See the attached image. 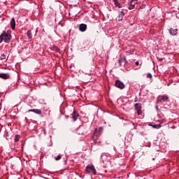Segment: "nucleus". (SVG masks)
I'll use <instances>...</instances> for the list:
<instances>
[{
    "mask_svg": "<svg viewBox=\"0 0 179 179\" xmlns=\"http://www.w3.org/2000/svg\"><path fill=\"white\" fill-rule=\"evenodd\" d=\"M12 40V30L8 29L7 31H3L0 34V44L3 41L4 43L9 44Z\"/></svg>",
    "mask_w": 179,
    "mask_h": 179,
    "instance_id": "f257e3e1",
    "label": "nucleus"
},
{
    "mask_svg": "<svg viewBox=\"0 0 179 179\" xmlns=\"http://www.w3.org/2000/svg\"><path fill=\"white\" fill-rule=\"evenodd\" d=\"M85 171L87 173H92V174H94V176H96V169L93 165H87L85 168Z\"/></svg>",
    "mask_w": 179,
    "mask_h": 179,
    "instance_id": "f03ea898",
    "label": "nucleus"
},
{
    "mask_svg": "<svg viewBox=\"0 0 179 179\" xmlns=\"http://www.w3.org/2000/svg\"><path fill=\"white\" fill-rule=\"evenodd\" d=\"M119 66H122V64H124V66L128 65L129 63L128 62V60H127V57L124 56L123 57H120L118 60Z\"/></svg>",
    "mask_w": 179,
    "mask_h": 179,
    "instance_id": "7ed1b4c3",
    "label": "nucleus"
},
{
    "mask_svg": "<svg viewBox=\"0 0 179 179\" xmlns=\"http://www.w3.org/2000/svg\"><path fill=\"white\" fill-rule=\"evenodd\" d=\"M169 96L167 95H159L157 98V104H160L161 101H167Z\"/></svg>",
    "mask_w": 179,
    "mask_h": 179,
    "instance_id": "20e7f679",
    "label": "nucleus"
},
{
    "mask_svg": "<svg viewBox=\"0 0 179 179\" xmlns=\"http://www.w3.org/2000/svg\"><path fill=\"white\" fill-rule=\"evenodd\" d=\"M135 110L137 112V114L138 115H141L142 114V104L140 103H137L134 104Z\"/></svg>",
    "mask_w": 179,
    "mask_h": 179,
    "instance_id": "39448f33",
    "label": "nucleus"
},
{
    "mask_svg": "<svg viewBox=\"0 0 179 179\" xmlns=\"http://www.w3.org/2000/svg\"><path fill=\"white\" fill-rule=\"evenodd\" d=\"M115 85L116 86V87H117L118 89H124V87H125V85H124V83L121 82L120 80H117L115 81Z\"/></svg>",
    "mask_w": 179,
    "mask_h": 179,
    "instance_id": "423d86ee",
    "label": "nucleus"
},
{
    "mask_svg": "<svg viewBox=\"0 0 179 179\" xmlns=\"http://www.w3.org/2000/svg\"><path fill=\"white\" fill-rule=\"evenodd\" d=\"M138 3V0H131V1L129 3V10L132 9H135V6Z\"/></svg>",
    "mask_w": 179,
    "mask_h": 179,
    "instance_id": "0eeeda50",
    "label": "nucleus"
},
{
    "mask_svg": "<svg viewBox=\"0 0 179 179\" xmlns=\"http://www.w3.org/2000/svg\"><path fill=\"white\" fill-rule=\"evenodd\" d=\"M0 78L7 80V79H10V75L8 73H0Z\"/></svg>",
    "mask_w": 179,
    "mask_h": 179,
    "instance_id": "6e6552de",
    "label": "nucleus"
},
{
    "mask_svg": "<svg viewBox=\"0 0 179 179\" xmlns=\"http://www.w3.org/2000/svg\"><path fill=\"white\" fill-rule=\"evenodd\" d=\"M79 30L80 31H86L87 30V25L86 24H80L79 25Z\"/></svg>",
    "mask_w": 179,
    "mask_h": 179,
    "instance_id": "1a4fd4ad",
    "label": "nucleus"
},
{
    "mask_svg": "<svg viewBox=\"0 0 179 179\" xmlns=\"http://www.w3.org/2000/svg\"><path fill=\"white\" fill-rule=\"evenodd\" d=\"M28 113H34L35 114H38V115H41L42 112L40 109H29Z\"/></svg>",
    "mask_w": 179,
    "mask_h": 179,
    "instance_id": "9d476101",
    "label": "nucleus"
},
{
    "mask_svg": "<svg viewBox=\"0 0 179 179\" xmlns=\"http://www.w3.org/2000/svg\"><path fill=\"white\" fill-rule=\"evenodd\" d=\"M10 24L12 30H15L16 27V21L15 20V17L11 19Z\"/></svg>",
    "mask_w": 179,
    "mask_h": 179,
    "instance_id": "9b49d317",
    "label": "nucleus"
},
{
    "mask_svg": "<svg viewBox=\"0 0 179 179\" xmlns=\"http://www.w3.org/2000/svg\"><path fill=\"white\" fill-rule=\"evenodd\" d=\"M72 118L73 121H76L78 118H79V113L76 112V110H74L73 114H72Z\"/></svg>",
    "mask_w": 179,
    "mask_h": 179,
    "instance_id": "f8f14e48",
    "label": "nucleus"
},
{
    "mask_svg": "<svg viewBox=\"0 0 179 179\" xmlns=\"http://www.w3.org/2000/svg\"><path fill=\"white\" fill-rule=\"evenodd\" d=\"M113 2L115 3V8H122V4L118 1V0H113Z\"/></svg>",
    "mask_w": 179,
    "mask_h": 179,
    "instance_id": "ddd939ff",
    "label": "nucleus"
},
{
    "mask_svg": "<svg viewBox=\"0 0 179 179\" xmlns=\"http://www.w3.org/2000/svg\"><path fill=\"white\" fill-rule=\"evenodd\" d=\"M169 33L171 36H176L177 35V29H174L173 28H171L169 29Z\"/></svg>",
    "mask_w": 179,
    "mask_h": 179,
    "instance_id": "4468645a",
    "label": "nucleus"
},
{
    "mask_svg": "<svg viewBox=\"0 0 179 179\" xmlns=\"http://www.w3.org/2000/svg\"><path fill=\"white\" fill-rule=\"evenodd\" d=\"M124 16H125V13L124 11L119 12L118 19L119 20H122L124 18Z\"/></svg>",
    "mask_w": 179,
    "mask_h": 179,
    "instance_id": "2eb2a0df",
    "label": "nucleus"
},
{
    "mask_svg": "<svg viewBox=\"0 0 179 179\" xmlns=\"http://www.w3.org/2000/svg\"><path fill=\"white\" fill-rule=\"evenodd\" d=\"M0 59L1 61H4V62H6V61H8V58H6V55H5V54H1V55Z\"/></svg>",
    "mask_w": 179,
    "mask_h": 179,
    "instance_id": "dca6fc26",
    "label": "nucleus"
},
{
    "mask_svg": "<svg viewBox=\"0 0 179 179\" xmlns=\"http://www.w3.org/2000/svg\"><path fill=\"white\" fill-rule=\"evenodd\" d=\"M27 37H29V38H31V37H32L31 31L28 30L27 32Z\"/></svg>",
    "mask_w": 179,
    "mask_h": 179,
    "instance_id": "f3484780",
    "label": "nucleus"
},
{
    "mask_svg": "<svg viewBox=\"0 0 179 179\" xmlns=\"http://www.w3.org/2000/svg\"><path fill=\"white\" fill-rule=\"evenodd\" d=\"M19 139H20V136L15 135V139H14L15 142H19Z\"/></svg>",
    "mask_w": 179,
    "mask_h": 179,
    "instance_id": "a211bd4d",
    "label": "nucleus"
},
{
    "mask_svg": "<svg viewBox=\"0 0 179 179\" xmlns=\"http://www.w3.org/2000/svg\"><path fill=\"white\" fill-rule=\"evenodd\" d=\"M152 127H153V128H156L157 129H159V128H161V125L160 124H154L152 125Z\"/></svg>",
    "mask_w": 179,
    "mask_h": 179,
    "instance_id": "6ab92c4d",
    "label": "nucleus"
},
{
    "mask_svg": "<svg viewBox=\"0 0 179 179\" xmlns=\"http://www.w3.org/2000/svg\"><path fill=\"white\" fill-rule=\"evenodd\" d=\"M126 52L127 55H132L134 54V50H128Z\"/></svg>",
    "mask_w": 179,
    "mask_h": 179,
    "instance_id": "aec40b11",
    "label": "nucleus"
},
{
    "mask_svg": "<svg viewBox=\"0 0 179 179\" xmlns=\"http://www.w3.org/2000/svg\"><path fill=\"white\" fill-rule=\"evenodd\" d=\"M62 158V156L58 155L57 157H56L55 158V160H57V161L61 160Z\"/></svg>",
    "mask_w": 179,
    "mask_h": 179,
    "instance_id": "412c9836",
    "label": "nucleus"
},
{
    "mask_svg": "<svg viewBox=\"0 0 179 179\" xmlns=\"http://www.w3.org/2000/svg\"><path fill=\"white\" fill-rule=\"evenodd\" d=\"M152 77H153V76H152V73H148L147 74V78H148L149 79H152Z\"/></svg>",
    "mask_w": 179,
    "mask_h": 179,
    "instance_id": "4be33fe9",
    "label": "nucleus"
},
{
    "mask_svg": "<svg viewBox=\"0 0 179 179\" xmlns=\"http://www.w3.org/2000/svg\"><path fill=\"white\" fill-rule=\"evenodd\" d=\"M55 51L56 52H59V54H61V49H59V48H55Z\"/></svg>",
    "mask_w": 179,
    "mask_h": 179,
    "instance_id": "5701e85b",
    "label": "nucleus"
},
{
    "mask_svg": "<svg viewBox=\"0 0 179 179\" xmlns=\"http://www.w3.org/2000/svg\"><path fill=\"white\" fill-rule=\"evenodd\" d=\"M145 8H146V5L142 4L140 7V9H145Z\"/></svg>",
    "mask_w": 179,
    "mask_h": 179,
    "instance_id": "b1692460",
    "label": "nucleus"
},
{
    "mask_svg": "<svg viewBox=\"0 0 179 179\" xmlns=\"http://www.w3.org/2000/svg\"><path fill=\"white\" fill-rule=\"evenodd\" d=\"M92 85L90 84H86L83 86L84 89H86V87H87V86H91Z\"/></svg>",
    "mask_w": 179,
    "mask_h": 179,
    "instance_id": "393cba45",
    "label": "nucleus"
},
{
    "mask_svg": "<svg viewBox=\"0 0 179 179\" xmlns=\"http://www.w3.org/2000/svg\"><path fill=\"white\" fill-rule=\"evenodd\" d=\"M157 59H158V61H160V62H162V61H163L162 57H157Z\"/></svg>",
    "mask_w": 179,
    "mask_h": 179,
    "instance_id": "a878e982",
    "label": "nucleus"
},
{
    "mask_svg": "<svg viewBox=\"0 0 179 179\" xmlns=\"http://www.w3.org/2000/svg\"><path fill=\"white\" fill-rule=\"evenodd\" d=\"M155 108H156V110H159V106L157 105V106H155Z\"/></svg>",
    "mask_w": 179,
    "mask_h": 179,
    "instance_id": "bb28decb",
    "label": "nucleus"
},
{
    "mask_svg": "<svg viewBox=\"0 0 179 179\" xmlns=\"http://www.w3.org/2000/svg\"><path fill=\"white\" fill-rule=\"evenodd\" d=\"M136 66L139 65V62H136Z\"/></svg>",
    "mask_w": 179,
    "mask_h": 179,
    "instance_id": "cd10ccee",
    "label": "nucleus"
},
{
    "mask_svg": "<svg viewBox=\"0 0 179 179\" xmlns=\"http://www.w3.org/2000/svg\"><path fill=\"white\" fill-rule=\"evenodd\" d=\"M94 90V87H92V90Z\"/></svg>",
    "mask_w": 179,
    "mask_h": 179,
    "instance_id": "c85d7f7f",
    "label": "nucleus"
},
{
    "mask_svg": "<svg viewBox=\"0 0 179 179\" xmlns=\"http://www.w3.org/2000/svg\"><path fill=\"white\" fill-rule=\"evenodd\" d=\"M15 85H16V84H13V86H15Z\"/></svg>",
    "mask_w": 179,
    "mask_h": 179,
    "instance_id": "c756f323",
    "label": "nucleus"
},
{
    "mask_svg": "<svg viewBox=\"0 0 179 179\" xmlns=\"http://www.w3.org/2000/svg\"><path fill=\"white\" fill-rule=\"evenodd\" d=\"M101 129V127H100V129Z\"/></svg>",
    "mask_w": 179,
    "mask_h": 179,
    "instance_id": "7c9ffc66",
    "label": "nucleus"
}]
</instances>
